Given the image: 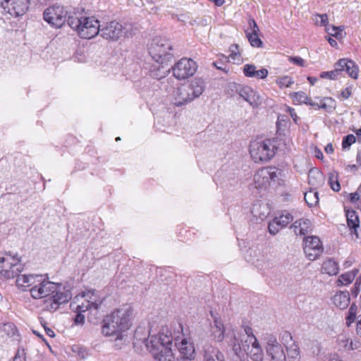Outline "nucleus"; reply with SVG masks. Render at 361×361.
Wrapping results in <instances>:
<instances>
[{
    "instance_id": "obj_1",
    "label": "nucleus",
    "mask_w": 361,
    "mask_h": 361,
    "mask_svg": "<svg viewBox=\"0 0 361 361\" xmlns=\"http://www.w3.org/2000/svg\"><path fill=\"white\" fill-rule=\"evenodd\" d=\"M30 293L32 298L42 299L49 297L46 300V307L49 311H55L61 304L68 302L72 297L69 290L61 291V286L49 281L42 275H39Z\"/></svg>"
},
{
    "instance_id": "obj_2",
    "label": "nucleus",
    "mask_w": 361,
    "mask_h": 361,
    "mask_svg": "<svg viewBox=\"0 0 361 361\" xmlns=\"http://www.w3.org/2000/svg\"><path fill=\"white\" fill-rule=\"evenodd\" d=\"M173 341L171 331L163 329L158 336L150 337V345L146 344V349L151 353L154 361H176Z\"/></svg>"
},
{
    "instance_id": "obj_3",
    "label": "nucleus",
    "mask_w": 361,
    "mask_h": 361,
    "mask_svg": "<svg viewBox=\"0 0 361 361\" xmlns=\"http://www.w3.org/2000/svg\"><path fill=\"white\" fill-rule=\"evenodd\" d=\"M133 308L123 304L114 310V348H121L129 343V330L133 324Z\"/></svg>"
},
{
    "instance_id": "obj_4",
    "label": "nucleus",
    "mask_w": 361,
    "mask_h": 361,
    "mask_svg": "<svg viewBox=\"0 0 361 361\" xmlns=\"http://www.w3.org/2000/svg\"><path fill=\"white\" fill-rule=\"evenodd\" d=\"M240 341L243 340L234 335L229 343L235 355L233 361H248L247 356L252 361L264 360V351L257 338H250L248 343L241 344Z\"/></svg>"
},
{
    "instance_id": "obj_5",
    "label": "nucleus",
    "mask_w": 361,
    "mask_h": 361,
    "mask_svg": "<svg viewBox=\"0 0 361 361\" xmlns=\"http://www.w3.org/2000/svg\"><path fill=\"white\" fill-rule=\"evenodd\" d=\"M67 22L81 38L92 39L99 32V21L93 17L74 13L68 16Z\"/></svg>"
},
{
    "instance_id": "obj_6",
    "label": "nucleus",
    "mask_w": 361,
    "mask_h": 361,
    "mask_svg": "<svg viewBox=\"0 0 361 361\" xmlns=\"http://www.w3.org/2000/svg\"><path fill=\"white\" fill-rule=\"evenodd\" d=\"M204 82L201 78H195L188 83L178 87L172 95V103L176 106H182L199 97L204 90Z\"/></svg>"
},
{
    "instance_id": "obj_7",
    "label": "nucleus",
    "mask_w": 361,
    "mask_h": 361,
    "mask_svg": "<svg viewBox=\"0 0 361 361\" xmlns=\"http://www.w3.org/2000/svg\"><path fill=\"white\" fill-rule=\"evenodd\" d=\"M95 290H87L76 295L71 304V309L75 312H86L87 310H99L105 302Z\"/></svg>"
},
{
    "instance_id": "obj_8",
    "label": "nucleus",
    "mask_w": 361,
    "mask_h": 361,
    "mask_svg": "<svg viewBox=\"0 0 361 361\" xmlns=\"http://www.w3.org/2000/svg\"><path fill=\"white\" fill-rule=\"evenodd\" d=\"M275 141L271 139L254 140L250 144V153L255 162L269 161L276 153Z\"/></svg>"
},
{
    "instance_id": "obj_9",
    "label": "nucleus",
    "mask_w": 361,
    "mask_h": 361,
    "mask_svg": "<svg viewBox=\"0 0 361 361\" xmlns=\"http://www.w3.org/2000/svg\"><path fill=\"white\" fill-rule=\"evenodd\" d=\"M171 50L172 45L168 39L156 37L149 45V54L156 62L164 67V64L171 61L173 57Z\"/></svg>"
},
{
    "instance_id": "obj_10",
    "label": "nucleus",
    "mask_w": 361,
    "mask_h": 361,
    "mask_svg": "<svg viewBox=\"0 0 361 361\" xmlns=\"http://www.w3.org/2000/svg\"><path fill=\"white\" fill-rule=\"evenodd\" d=\"M20 259L17 254L6 252L0 257V274L5 279H13L21 271Z\"/></svg>"
},
{
    "instance_id": "obj_11",
    "label": "nucleus",
    "mask_w": 361,
    "mask_h": 361,
    "mask_svg": "<svg viewBox=\"0 0 361 361\" xmlns=\"http://www.w3.org/2000/svg\"><path fill=\"white\" fill-rule=\"evenodd\" d=\"M281 176V171L275 167H264L259 169L254 176L256 188H266L271 181L276 182Z\"/></svg>"
},
{
    "instance_id": "obj_12",
    "label": "nucleus",
    "mask_w": 361,
    "mask_h": 361,
    "mask_svg": "<svg viewBox=\"0 0 361 361\" xmlns=\"http://www.w3.org/2000/svg\"><path fill=\"white\" fill-rule=\"evenodd\" d=\"M68 12L60 6L49 7L44 12V20L56 27H61L68 20Z\"/></svg>"
},
{
    "instance_id": "obj_13",
    "label": "nucleus",
    "mask_w": 361,
    "mask_h": 361,
    "mask_svg": "<svg viewBox=\"0 0 361 361\" xmlns=\"http://www.w3.org/2000/svg\"><path fill=\"white\" fill-rule=\"evenodd\" d=\"M197 68L195 61L191 59L183 58L173 67V74L178 80L188 78L195 74Z\"/></svg>"
},
{
    "instance_id": "obj_14",
    "label": "nucleus",
    "mask_w": 361,
    "mask_h": 361,
    "mask_svg": "<svg viewBox=\"0 0 361 361\" xmlns=\"http://www.w3.org/2000/svg\"><path fill=\"white\" fill-rule=\"evenodd\" d=\"M358 67L355 62L346 59H340L335 65V69L329 73V78L335 80L338 75L345 72L352 78L356 79L358 76Z\"/></svg>"
},
{
    "instance_id": "obj_15",
    "label": "nucleus",
    "mask_w": 361,
    "mask_h": 361,
    "mask_svg": "<svg viewBox=\"0 0 361 361\" xmlns=\"http://www.w3.org/2000/svg\"><path fill=\"white\" fill-rule=\"evenodd\" d=\"M303 250L306 257L311 260H315L323 252L324 248L319 238L316 235H310L304 238Z\"/></svg>"
},
{
    "instance_id": "obj_16",
    "label": "nucleus",
    "mask_w": 361,
    "mask_h": 361,
    "mask_svg": "<svg viewBox=\"0 0 361 361\" xmlns=\"http://www.w3.org/2000/svg\"><path fill=\"white\" fill-rule=\"evenodd\" d=\"M29 0H0V6L4 12L13 17L24 15L28 9Z\"/></svg>"
},
{
    "instance_id": "obj_17",
    "label": "nucleus",
    "mask_w": 361,
    "mask_h": 361,
    "mask_svg": "<svg viewBox=\"0 0 361 361\" xmlns=\"http://www.w3.org/2000/svg\"><path fill=\"white\" fill-rule=\"evenodd\" d=\"M265 349L270 361H286L283 347L274 336H269L267 337Z\"/></svg>"
},
{
    "instance_id": "obj_18",
    "label": "nucleus",
    "mask_w": 361,
    "mask_h": 361,
    "mask_svg": "<svg viewBox=\"0 0 361 361\" xmlns=\"http://www.w3.org/2000/svg\"><path fill=\"white\" fill-rule=\"evenodd\" d=\"M293 220L291 214L284 212L280 216H276L271 222L269 223L268 230L271 235H276L282 228L286 227L289 223Z\"/></svg>"
},
{
    "instance_id": "obj_19",
    "label": "nucleus",
    "mask_w": 361,
    "mask_h": 361,
    "mask_svg": "<svg viewBox=\"0 0 361 361\" xmlns=\"http://www.w3.org/2000/svg\"><path fill=\"white\" fill-rule=\"evenodd\" d=\"M176 348L184 358L192 360L195 357V346L190 337L183 338L180 342L175 340L173 350H176Z\"/></svg>"
},
{
    "instance_id": "obj_20",
    "label": "nucleus",
    "mask_w": 361,
    "mask_h": 361,
    "mask_svg": "<svg viewBox=\"0 0 361 361\" xmlns=\"http://www.w3.org/2000/svg\"><path fill=\"white\" fill-rule=\"evenodd\" d=\"M210 313L214 319V324L210 327L211 337L216 342H221L225 337L224 324L218 314H214L212 311Z\"/></svg>"
},
{
    "instance_id": "obj_21",
    "label": "nucleus",
    "mask_w": 361,
    "mask_h": 361,
    "mask_svg": "<svg viewBox=\"0 0 361 361\" xmlns=\"http://www.w3.org/2000/svg\"><path fill=\"white\" fill-rule=\"evenodd\" d=\"M237 92L240 97L253 107H257L261 104L259 94L248 86H240Z\"/></svg>"
},
{
    "instance_id": "obj_22",
    "label": "nucleus",
    "mask_w": 361,
    "mask_h": 361,
    "mask_svg": "<svg viewBox=\"0 0 361 361\" xmlns=\"http://www.w3.org/2000/svg\"><path fill=\"white\" fill-rule=\"evenodd\" d=\"M153 335L143 327L139 326L136 329L134 334L133 345L137 350H142V346L146 348V344L150 345V337Z\"/></svg>"
},
{
    "instance_id": "obj_23",
    "label": "nucleus",
    "mask_w": 361,
    "mask_h": 361,
    "mask_svg": "<svg viewBox=\"0 0 361 361\" xmlns=\"http://www.w3.org/2000/svg\"><path fill=\"white\" fill-rule=\"evenodd\" d=\"M134 35V29L130 23H116L114 25V41L128 38Z\"/></svg>"
},
{
    "instance_id": "obj_24",
    "label": "nucleus",
    "mask_w": 361,
    "mask_h": 361,
    "mask_svg": "<svg viewBox=\"0 0 361 361\" xmlns=\"http://www.w3.org/2000/svg\"><path fill=\"white\" fill-rule=\"evenodd\" d=\"M39 275L37 274H19L17 273L16 286L23 291L31 289L33 287L35 281Z\"/></svg>"
},
{
    "instance_id": "obj_25",
    "label": "nucleus",
    "mask_w": 361,
    "mask_h": 361,
    "mask_svg": "<svg viewBox=\"0 0 361 361\" xmlns=\"http://www.w3.org/2000/svg\"><path fill=\"white\" fill-rule=\"evenodd\" d=\"M203 361H225L224 354L214 346L206 344L203 348Z\"/></svg>"
},
{
    "instance_id": "obj_26",
    "label": "nucleus",
    "mask_w": 361,
    "mask_h": 361,
    "mask_svg": "<svg viewBox=\"0 0 361 361\" xmlns=\"http://www.w3.org/2000/svg\"><path fill=\"white\" fill-rule=\"evenodd\" d=\"M243 73L246 77L264 79L267 77L269 71L267 68L257 70L256 66L253 64H245L243 67Z\"/></svg>"
},
{
    "instance_id": "obj_27",
    "label": "nucleus",
    "mask_w": 361,
    "mask_h": 361,
    "mask_svg": "<svg viewBox=\"0 0 361 361\" xmlns=\"http://www.w3.org/2000/svg\"><path fill=\"white\" fill-rule=\"evenodd\" d=\"M290 228L297 235H305L311 231V221L309 219H300L295 221Z\"/></svg>"
},
{
    "instance_id": "obj_28",
    "label": "nucleus",
    "mask_w": 361,
    "mask_h": 361,
    "mask_svg": "<svg viewBox=\"0 0 361 361\" xmlns=\"http://www.w3.org/2000/svg\"><path fill=\"white\" fill-rule=\"evenodd\" d=\"M350 295L348 292L340 291L336 293L332 298L335 306L341 310L345 309L350 304Z\"/></svg>"
},
{
    "instance_id": "obj_29",
    "label": "nucleus",
    "mask_w": 361,
    "mask_h": 361,
    "mask_svg": "<svg viewBox=\"0 0 361 361\" xmlns=\"http://www.w3.org/2000/svg\"><path fill=\"white\" fill-rule=\"evenodd\" d=\"M324 181V176L317 169H312L308 174V183L313 187L321 186Z\"/></svg>"
},
{
    "instance_id": "obj_30",
    "label": "nucleus",
    "mask_w": 361,
    "mask_h": 361,
    "mask_svg": "<svg viewBox=\"0 0 361 361\" xmlns=\"http://www.w3.org/2000/svg\"><path fill=\"white\" fill-rule=\"evenodd\" d=\"M345 216L348 227L353 230V233L357 235V228L360 226L359 217L355 210H345Z\"/></svg>"
},
{
    "instance_id": "obj_31",
    "label": "nucleus",
    "mask_w": 361,
    "mask_h": 361,
    "mask_svg": "<svg viewBox=\"0 0 361 361\" xmlns=\"http://www.w3.org/2000/svg\"><path fill=\"white\" fill-rule=\"evenodd\" d=\"M338 265L332 259H328L323 262L322 270L323 273L327 274L330 276L336 275L338 272Z\"/></svg>"
},
{
    "instance_id": "obj_32",
    "label": "nucleus",
    "mask_w": 361,
    "mask_h": 361,
    "mask_svg": "<svg viewBox=\"0 0 361 361\" xmlns=\"http://www.w3.org/2000/svg\"><path fill=\"white\" fill-rule=\"evenodd\" d=\"M102 334L104 336L113 335V316L108 314L102 322Z\"/></svg>"
},
{
    "instance_id": "obj_33",
    "label": "nucleus",
    "mask_w": 361,
    "mask_h": 361,
    "mask_svg": "<svg viewBox=\"0 0 361 361\" xmlns=\"http://www.w3.org/2000/svg\"><path fill=\"white\" fill-rule=\"evenodd\" d=\"M295 104H306L314 106L315 103L311 102V99L303 92H298L290 94Z\"/></svg>"
},
{
    "instance_id": "obj_34",
    "label": "nucleus",
    "mask_w": 361,
    "mask_h": 361,
    "mask_svg": "<svg viewBox=\"0 0 361 361\" xmlns=\"http://www.w3.org/2000/svg\"><path fill=\"white\" fill-rule=\"evenodd\" d=\"M357 273L358 270L355 269L350 271L341 274L338 279L337 285L338 286H341L350 284L354 280Z\"/></svg>"
},
{
    "instance_id": "obj_35",
    "label": "nucleus",
    "mask_w": 361,
    "mask_h": 361,
    "mask_svg": "<svg viewBox=\"0 0 361 361\" xmlns=\"http://www.w3.org/2000/svg\"><path fill=\"white\" fill-rule=\"evenodd\" d=\"M319 109H325L327 111H332L336 109V101L331 97H325L321 101L320 104H317Z\"/></svg>"
},
{
    "instance_id": "obj_36",
    "label": "nucleus",
    "mask_w": 361,
    "mask_h": 361,
    "mask_svg": "<svg viewBox=\"0 0 361 361\" xmlns=\"http://www.w3.org/2000/svg\"><path fill=\"white\" fill-rule=\"evenodd\" d=\"M304 199L310 207L315 206L319 202L318 192L311 190L305 193Z\"/></svg>"
},
{
    "instance_id": "obj_37",
    "label": "nucleus",
    "mask_w": 361,
    "mask_h": 361,
    "mask_svg": "<svg viewBox=\"0 0 361 361\" xmlns=\"http://www.w3.org/2000/svg\"><path fill=\"white\" fill-rule=\"evenodd\" d=\"M276 83L279 88L283 89L290 87L294 83V80L288 75L280 76L276 78Z\"/></svg>"
},
{
    "instance_id": "obj_38",
    "label": "nucleus",
    "mask_w": 361,
    "mask_h": 361,
    "mask_svg": "<svg viewBox=\"0 0 361 361\" xmlns=\"http://www.w3.org/2000/svg\"><path fill=\"white\" fill-rule=\"evenodd\" d=\"M243 328H244V331H245V336H241L240 334H238H238L233 333V335L238 336H240V338L241 339H243V342H240V343L241 344H243V343H248V341L250 339V338H257L255 337V336L253 334V329H252L250 326H247H247H243Z\"/></svg>"
},
{
    "instance_id": "obj_39",
    "label": "nucleus",
    "mask_w": 361,
    "mask_h": 361,
    "mask_svg": "<svg viewBox=\"0 0 361 361\" xmlns=\"http://www.w3.org/2000/svg\"><path fill=\"white\" fill-rule=\"evenodd\" d=\"M357 312V307L355 304L353 303L348 312V315L346 317V324L348 326H350L351 324H353L356 318Z\"/></svg>"
},
{
    "instance_id": "obj_40",
    "label": "nucleus",
    "mask_w": 361,
    "mask_h": 361,
    "mask_svg": "<svg viewBox=\"0 0 361 361\" xmlns=\"http://www.w3.org/2000/svg\"><path fill=\"white\" fill-rule=\"evenodd\" d=\"M349 338L345 335L341 334L337 337V346L339 350H348L349 346Z\"/></svg>"
},
{
    "instance_id": "obj_41",
    "label": "nucleus",
    "mask_w": 361,
    "mask_h": 361,
    "mask_svg": "<svg viewBox=\"0 0 361 361\" xmlns=\"http://www.w3.org/2000/svg\"><path fill=\"white\" fill-rule=\"evenodd\" d=\"M246 37L250 43L251 46L255 47H261L262 46V42L259 37V33L250 34L245 33Z\"/></svg>"
},
{
    "instance_id": "obj_42",
    "label": "nucleus",
    "mask_w": 361,
    "mask_h": 361,
    "mask_svg": "<svg viewBox=\"0 0 361 361\" xmlns=\"http://www.w3.org/2000/svg\"><path fill=\"white\" fill-rule=\"evenodd\" d=\"M356 142V137L352 134H349L343 137L342 140V149L343 150H348L350 146Z\"/></svg>"
},
{
    "instance_id": "obj_43",
    "label": "nucleus",
    "mask_w": 361,
    "mask_h": 361,
    "mask_svg": "<svg viewBox=\"0 0 361 361\" xmlns=\"http://www.w3.org/2000/svg\"><path fill=\"white\" fill-rule=\"evenodd\" d=\"M280 339L283 343V345L286 348L295 342L293 340V336L288 331H283L281 334Z\"/></svg>"
},
{
    "instance_id": "obj_44",
    "label": "nucleus",
    "mask_w": 361,
    "mask_h": 361,
    "mask_svg": "<svg viewBox=\"0 0 361 361\" xmlns=\"http://www.w3.org/2000/svg\"><path fill=\"white\" fill-rule=\"evenodd\" d=\"M329 183L331 186V188L334 191L338 192L341 190V185L338 180L337 175L334 173H331L329 178Z\"/></svg>"
},
{
    "instance_id": "obj_45",
    "label": "nucleus",
    "mask_w": 361,
    "mask_h": 361,
    "mask_svg": "<svg viewBox=\"0 0 361 361\" xmlns=\"http://www.w3.org/2000/svg\"><path fill=\"white\" fill-rule=\"evenodd\" d=\"M328 16L324 14H316L314 20L317 25L325 26L328 25Z\"/></svg>"
},
{
    "instance_id": "obj_46",
    "label": "nucleus",
    "mask_w": 361,
    "mask_h": 361,
    "mask_svg": "<svg viewBox=\"0 0 361 361\" xmlns=\"http://www.w3.org/2000/svg\"><path fill=\"white\" fill-rule=\"evenodd\" d=\"M288 355L293 359H297L300 356V349L294 343L293 344L286 348Z\"/></svg>"
},
{
    "instance_id": "obj_47",
    "label": "nucleus",
    "mask_w": 361,
    "mask_h": 361,
    "mask_svg": "<svg viewBox=\"0 0 361 361\" xmlns=\"http://www.w3.org/2000/svg\"><path fill=\"white\" fill-rule=\"evenodd\" d=\"M326 31L329 35L335 37H341V32L343 31V29H341L340 27H336L334 25H327L326 27Z\"/></svg>"
},
{
    "instance_id": "obj_48",
    "label": "nucleus",
    "mask_w": 361,
    "mask_h": 361,
    "mask_svg": "<svg viewBox=\"0 0 361 361\" xmlns=\"http://www.w3.org/2000/svg\"><path fill=\"white\" fill-rule=\"evenodd\" d=\"M248 23H249V27L245 31V33H250V34L259 33V28L257 26V25L254 19H250Z\"/></svg>"
},
{
    "instance_id": "obj_49",
    "label": "nucleus",
    "mask_w": 361,
    "mask_h": 361,
    "mask_svg": "<svg viewBox=\"0 0 361 361\" xmlns=\"http://www.w3.org/2000/svg\"><path fill=\"white\" fill-rule=\"evenodd\" d=\"M101 36L106 39H111L113 37V29L111 27H106L99 29Z\"/></svg>"
},
{
    "instance_id": "obj_50",
    "label": "nucleus",
    "mask_w": 361,
    "mask_h": 361,
    "mask_svg": "<svg viewBox=\"0 0 361 361\" xmlns=\"http://www.w3.org/2000/svg\"><path fill=\"white\" fill-rule=\"evenodd\" d=\"M288 61L300 67H304L305 66V60L300 56H290L288 58Z\"/></svg>"
},
{
    "instance_id": "obj_51",
    "label": "nucleus",
    "mask_w": 361,
    "mask_h": 361,
    "mask_svg": "<svg viewBox=\"0 0 361 361\" xmlns=\"http://www.w3.org/2000/svg\"><path fill=\"white\" fill-rule=\"evenodd\" d=\"M230 50L231 51L230 57L234 60H239L238 56H240V53L238 51V46L237 44H233L231 46Z\"/></svg>"
},
{
    "instance_id": "obj_52",
    "label": "nucleus",
    "mask_w": 361,
    "mask_h": 361,
    "mask_svg": "<svg viewBox=\"0 0 361 361\" xmlns=\"http://www.w3.org/2000/svg\"><path fill=\"white\" fill-rule=\"evenodd\" d=\"M322 361H343L340 356L336 353L327 355Z\"/></svg>"
},
{
    "instance_id": "obj_53",
    "label": "nucleus",
    "mask_w": 361,
    "mask_h": 361,
    "mask_svg": "<svg viewBox=\"0 0 361 361\" xmlns=\"http://www.w3.org/2000/svg\"><path fill=\"white\" fill-rule=\"evenodd\" d=\"M361 346V343L358 340L349 341V346L348 350H354L356 349H359Z\"/></svg>"
},
{
    "instance_id": "obj_54",
    "label": "nucleus",
    "mask_w": 361,
    "mask_h": 361,
    "mask_svg": "<svg viewBox=\"0 0 361 361\" xmlns=\"http://www.w3.org/2000/svg\"><path fill=\"white\" fill-rule=\"evenodd\" d=\"M78 314L75 317V323L77 324H83L85 323V315L82 314L83 312H76Z\"/></svg>"
},
{
    "instance_id": "obj_55",
    "label": "nucleus",
    "mask_w": 361,
    "mask_h": 361,
    "mask_svg": "<svg viewBox=\"0 0 361 361\" xmlns=\"http://www.w3.org/2000/svg\"><path fill=\"white\" fill-rule=\"evenodd\" d=\"M352 94V90L350 87H346L345 89L343 90L341 92V95L343 99H348Z\"/></svg>"
},
{
    "instance_id": "obj_56",
    "label": "nucleus",
    "mask_w": 361,
    "mask_h": 361,
    "mask_svg": "<svg viewBox=\"0 0 361 361\" xmlns=\"http://www.w3.org/2000/svg\"><path fill=\"white\" fill-rule=\"evenodd\" d=\"M25 355L23 351H18L14 357L13 361H25Z\"/></svg>"
},
{
    "instance_id": "obj_57",
    "label": "nucleus",
    "mask_w": 361,
    "mask_h": 361,
    "mask_svg": "<svg viewBox=\"0 0 361 361\" xmlns=\"http://www.w3.org/2000/svg\"><path fill=\"white\" fill-rule=\"evenodd\" d=\"M352 295L357 297L360 292V286L358 285V280L356 281L354 288L351 290Z\"/></svg>"
},
{
    "instance_id": "obj_58",
    "label": "nucleus",
    "mask_w": 361,
    "mask_h": 361,
    "mask_svg": "<svg viewBox=\"0 0 361 361\" xmlns=\"http://www.w3.org/2000/svg\"><path fill=\"white\" fill-rule=\"evenodd\" d=\"M350 200L352 202H355L360 199V195L357 192L350 193Z\"/></svg>"
},
{
    "instance_id": "obj_59",
    "label": "nucleus",
    "mask_w": 361,
    "mask_h": 361,
    "mask_svg": "<svg viewBox=\"0 0 361 361\" xmlns=\"http://www.w3.org/2000/svg\"><path fill=\"white\" fill-rule=\"evenodd\" d=\"M325 152L327 153V154H331L333 153L334 152V147H333V145L329 143L328 144L326 147H325Z\"/></svg>"
},
{
    "instance_id": "obj_60",
    "label": "nucleus",
    "mask_w": 361,
    "mask_h": 361,
    "mask_svg": "<svg viewBox=\"0 0 361 361\" xmlns=\"http://www.w3.org/2000/svg\"><path fill=\"white\" fill-rule=\"evenodd\" d=\"M356 333L361 337V319L357 323Z\"/></svg>"
},
{
    "instance_id": "obj_61",
    "label": "nucleus",
    "mask_w": 361,
    "mask_h": 361,
    "mask_svg": "<svg viewBox=\"0 0 361 361\" xmlns=\"http://www.w3.org/2000/svg\"><path fill=\"white\" fill-rule=\"evenodd\" d=\"M289 111H290V116H291V117H292V118H293V119L296 122V120H297V118H298V116H297V114H296V113H295V110H294V109H289Z\"/></svg>"
},
{
    "instance_id": "obj_62",
    "label": "nucleus",
    "mask_w": 361,
    "mask_h": 361,
    "mask_svg": "<svg viewBox=\"0 0 361 361\" xmlns=\"http://www.w3.org/2000/svg\"><path fill=\"white\" fill-rule=\"evenodd\" d=\"M45 331H46V333L47 334L50 336V337H54L55 336V334L53 330H51V329H45Z\"/></svg>"
},
{
    "instance_id": "obj_63",
    "label": "nucleus",
    "mask_w": 361,
    "mask_h": 361,
    "mask_svg": "<svg viewBox=\"0 0 361 361\" xmlns=\"http://www.w3.org/2000/svg\"><path fill=\"white\" fill-rule=\"evenodd\" d=\"M328 41H329V44H331V46L333 47H336L338 44L336 41L331 37H329Z\"/></svg>"
},
{
    "instance_id": "obj_64",
    "label": "nucleus",
    "mask_w": 361,
    "mask_h": 361,
    "mask_svg": "<svg viewBox=\"0 0 361 361\" xmlns=\"http://www.w3.org/2000/svg\"><path fill=\"white\" fill-rule=\"evenodd\" d=\"M320 76L323 78H329V73L328 72H322Z\"/></svg>"
}]
</instances>
